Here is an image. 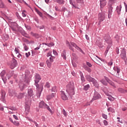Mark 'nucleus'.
<instances>
[{
	"label": "nucleus",
	"instance_id": "1",
	"mask_svg": "<svg viewBox=\"0 0 127 127\" xmlns=\"http://www.w3.org/2000/svg\"><path fill=\"white\" fill-rule=\"evenodd\" d=\"M39 107L41 109H46L49 112H50L51 115L54 114V106H52V103L51 102L49 103V105H47L44 101H42L39 104Z\"/></svg>",
	"mask_w": 127,
	"mask_h": 127
},
{
	"label": "nucleus",
	"instance_id": "2",
	"mask_svg": "<svg viewBox=\"0 0 127 127\" xmlns=\"http://www.w3.org/2000/svg\"><path fill=\"white\" fill-rule=\"evenodd\" d=\"M75 85L73 81H70L66 85V92L69 95V96H73L75 95Z\"/></svg>",
	"mask_w": 127,
	"mask_h": 127
},
{
	"label": "nucleus",
	"instance_id": "3",
	"mask_svg": "<svg viewBox=\"0 0 127 127\" xmlns=\"http://www.w3.org/2000/svg\"><path fill=\"white\" fill-rule=\"evenodd\" d=\"M29 83H30V78L25 76L24 82L20 81L19 83V88L20 91H23L24 87H25V84L29 85Z\"/></svg>",
	"mask_w": 127,
	"mask_h": 127
},
{
	"label": "nucleus",
	"instance_id": "4",
	"mask_svg": "<svg viewBox=\"0 0 127 127\" xmlns=\"http://www.w3.org/2000/svg\"><path fill=\"white\" fill-rule=\"evenodd\" d=\"M28 96H26L25 101L26 102H28L29 104L31 103V97H33L34 96V92H33V90L32 88H28L27 91Z\"/></svg>",
	"mask_w": 127,
	"mask_h": 127
},
{
	"label": "nucleus",
	"instance_id": "5",
	"mask_svg": "<svg viewBox=\"0 0 127 127\" xmlns=\"http://www.w3.org/2000/svg\"><path fill=\"white\" fill-rule=\"evenodd\" d=\"M104 39L106 43L109 45L108 46L111 47V46H112L113 45V40H112L111 36H110V35L108 34L105 35L104 37Z\"/></svg>",
	"mask_w": 127,
	"mask_h": 127
},
{
	"label": "nucleus",
	"instance_id": "6",
	"mask_svg": "<svg viewBox=\"0 0 127 127\" xmlns=\"http://www.w3.org/2000/svg\"><path fill=\"white\" fill-rule=\"evenodd\" d=\"M54 59H55V57L51 56V57L49 58V60H47L46 63L48 68H51L53 62H54Z\"/></svg>",
	"mask_w": 127,
	"mask_h": 127
},
{
	"label": "nucleus",
	"instance_id": "7",
	"mask_svg": "<svg viewBox=\"0 0 127 127\" xmlns=\"http://www.w3.org/2000/svg\"><path fill=\"white\" fill-rule=\"evenodd\" d=\"M105 18H106L105 13L102 12V13H99L98 14V20H99V22H98L99 25L101 24V22H102V21H103V20H105Z\"/></svg>",
	"mask_w": 127,
	"mask_h": 127
},
{
	"label": "nucleus",
	"instance_id": "8",
	"mask_svg": "<svg viewBox=\"0 0 127 127\" xmlns=\"http://www.w3.org/2000/svg\"><path fill=\"white\" fill-rule=\"evenodd\" d=\"M41 80V77L39 74L37 73L35 76V85L36 87H40L39 85H38V83H39V81Z\"/></svg>",
	"mask_w": 127,
	"mask_h": 127
},
{
	"label": "nucleus",
	"instance_id": "9",
	"mask_svg": "<svg viewBox=\"0 0 127 127\" xmlns=\"http://www.w3.org/2000/svg\"><path fill=\"white\" fill-rule=\"evenodd\" d=\"M37 98H40V96H41V93L42 92V91L43 90V86H37Z\"/></svg>",
	"mask_w": 127,
	"mask_h": 127
},
{
	"label": "nucleus",
	"instance_id": "10",
	"mask_svg": "<svg viewBox=\"0 0 127 127\" xmlns=\"http://www.w3.org/2000/svg\"><path fill=\"white\" fill-rule=\"evenodd\" d=\"M9 66L11 69H14L17 66V62L16 60L12 59L11 63L9 64Z\"/></svg>",
	"mask_w": 127,
	"mask_h": 127
},
{
	"label": "nucleus",
	"instance_id": "11",
	"mask_svg": "<svg viewBox=\"0 0 127 127\" xmlns=\"http://www.w3.org/2000/svg\"><path fill=\"white\" fill-rule=\"evenodd\" d=\"M5 75V71L3 70L1 71V72L0 73V77H1L4 84H5L6 83V76Z\"/></svg>",
	"mask_w": 127,
	"mask_h": 127
},
{
	"label": "nucleus",
	"instance_id": "12",
	"mask_svg": "<svg viewBox=\"0 0 127 127\" xmlns=\"http://www.w3.org/2000/svg\"><path fill=\"white\" fill-rule=\"evenodd\" d=\"M31 104V102L30 103H28V101H26L25 102V111L26 113V114H28L30 111V104Z\"/></svg>",
	"mask_w": 127,
	"mask_h": 127
},
{
	"label": "nucleus",
	"instance_id": "13",
	"mask_svg": "<svg viewBox=\"0 0 127 127\" xmlns=\"http://www.w3.org/2000/svg\"><path fill=\"white\" fill-rule=\"evenodd\" d=\"M121 57L122 59H123L124 60L125 62H126L127 61V53H126V50L123 49L121 51Z\"/></svg>",
	"mask_w": 127,
	"mask_h": 127
},
{
	"label": "nucleus",
	"instance_id": "14",
	"mask_svg": "<svg viewBox=\"0 0 127 127\" xmlns=\"http://www.w3.org/2000/svg\"><path fill=\"white\" fill-rule=\"evenodd\" d=\"M100 6L101 9L107 5V0H100Z\"/></svg>",
	"mask_w": 127,
	"mask_h": 127
},
{
	"label": "nucleus",
	"instance_id": "15",
	"mask_svg": "<svg viewBox=\"0 0 127 127\" xmlns=\"http://www.w3.org/2000/svg\"><path fill=\"white\" fill-rule=\"evenodd\" d=\"M1 101L3 102V103H5V91L4 90L1 91V98H0Z\"/></svg>",
	"mask_w": 127,
	"mask_h": 127
},
{
	"label": "nucleus",
	"instance_id": "16",
	"mask_svg": "<svg viewBox=\"0 0 127 127\" xmlns=\"http://www.w3.org/2000/svg\"><path fill=\"white\" fill-rule=\"evenodd\" d=\"M61 97L62 100L64 101H67V100H68V97H67V95H66L65 92L63 91H61Z\"/></svg>",
	"mask_w": 127,
	"mask_h": 127
},
{
	"label": "nucleus",
	"instance_id": "17",
	"mask_svg": "<svg viewBox=\"0 0 127 127\" xmlns=\"http://www.w3.org/2000/svg\"><path fill=\"white\" fill-rule=\"evenodd\" d=\"M71 45H72V46H73V47H75V49H77V50H78V51H80V52H81V53L84 54V51H83L81 49V48H80L78 46H77V45H76V44H75L74 43L71 42Z\"/></svg>",
	"mask_w": 127,
	"mask_h": 127
},
{
	"label": "nucleus",
	"instance_id": "18",
	"mask_svg": "<svg viewBox=\"0 0 127 127\" xmlns=\"http://www.w3.org/2000/svg\"><path fill=\"white\" fill-rule=\"evenodd\" d=\"M100 98H101L100 94H99L98 92L95 91L92 100H98V99H100Z\"/></svg>",
	"mask_w": 127,
	"mask_h": 127
},
{
	"label": "nucleus",
	"instance_id": "19",
	"mask_svg": "<svg viewBox=\"0 0 127 127\" xmlns=\"http://www.w3.org/2000/svg\"><path fill=\"white\" fill-rule=\"evenodd\" d=\"M113 6L109 7L108 8V18H111L112 17V14H113Z\"/></svg>",
	"mask_w": 127,
	"mask_h": 127
},
{
	"label": "nucleus",
	"instance_id": "20",
	"mask_svg": "<svg viewBox=\"0 0 127 127\" xmlns=\"http://www.w3.org/2000/svg\"><path fill=\"white\" fill-rule=\"evenodd\" d=\"M69 3L72 5V8H78V5L76 4L74 0H69Z\"/></svg>",
	"mask_w": 127,
	"mask_h": 127
},
{
	"label": "nucleus",
	"instance_id": "21",
	"mask_svg": "<svg viewBox=\"0 0 127 127\" xmlns=\"http://www.w3.org/2000/svg\"><path fill=\"white\" fill-rule=\"evenodd\" d=\"M82 67L86 71H87L88 73H91L92 72V69H91L90 67H88L85 64H83Z\"/></svg>",
	"mask_w": 127,
	"mask_h": 127
},
{
	"label": "nucleus",
	"instance_id": "22",
	"mask_svg": "<svg viewBox=\"0 0 127 127\" xmlns=\"http://www.w3.org/2000/svg\"><path fill=\"white\" fill-rule=\"evenodd\" d=\"M113 70H114L115 72H117V74L118 76L120 75V72H121V68H120V67L118 66H114L113 67Z\"/></svg>",
	"mask_w": 127,
	"mask_h": 127
},
{
	"label": "nucleus",
	"instance_id": "23",
	"mask_svg": "<svg viewBox=\"0 0 127 127\" xmlns=\"http://www.w3.org/2000/svg\"><path fill=\"white\" fill-rule=\"evenodd\" d=\"M85 78L88 82H93L95 78L91 77L89 75H86Z\"/></svg>",
	"mask_w": 127,
	"mask_h": 127
},
{
	"label": "nucleus",
	"instance_id": "24",
	"mask_svg": "<svg viewBox=\"0 0 127 127\" xmlns=\"http://www.w3.org/2000/svg\"><path fill=\"white\" fill-rule=\"evenodd\" d=\"M61 57L64 60H66V54L65 50H64L63 52L62 53Z\"/></svg>",
	"mask_w": 127,
	"mask_h": 127
},
{
	"label": "nucleus",
	"instance_id": "25",
	"mask_svg": "<svg viewBox=\"0 0 127 127\" xmlns=\"http://www.w3.org/2000/svg\"><path fill=\"white\" fill-rule=\"evenodd\" d=\"M117 1V0H109L108 1V5L109 6L111 7L113 4H115L116 3V2Z\"/></svg>",
	"mask_w": 127,
	"mask_h": 127
},
{
	"label": "nucleus",
	"instance_id": "26",
	"mask_svg": "<svg viewBox=\"0 0 127 127\" xmlns=\"http://www.w3.org/2000/svg\"><path fill=\"white\" fill-rule=\"evenodd\" d=\"M55 2H57L59 4H64L65 1L64 0H53Z\"/></svg>",
	"mask_w": 127,
	"mask_h": 127
},
{
	"label": "nucleus",
	"instance_id": "27",
	"mask_svg": "<svg viewBox=\"0 0 127 127\" xmlns=\"http://www.w3.org/2000/svg\"><path fill=\"white\" fill-rule=\"evenodd\" d=\"M79 75L80 76L81 80L83 83H84L85 80V77H84V74H83V72H82V71H79Z\"/></svg>",
	"mask_w": 127,
	"mask_h": 127
},
{
	"label": "nucleus",
	"instance_id": "28",
	"mask_svg": "<svg viewBox=\"0 0 127 127\" xmlns=\"http://www.w3.org/2000/svg\"><path fill=\"white\" fill-rule=\"evenodd\" d=\"M66 44L68 47H69V49L72 50V51H74V49H73V46L71 44V43H69V42H66Z\"/></svg>",
	"mask_w": 127,
	"mask_h": 127
},
{
	"label": "nucleus",
	"instance_id": "29",
	"mask_svg": "<svg viewBox=\"0 0 127 127\" xmlns=\"http://www.w3.org/2000/svg\"><path fill=\"white\" fill-rule=\"evenodd\" d=\"M43 45H46L48 46V47H52V46H54L55 44L53 42H51L50 43H43Z\"/></svg>",
	"mask_w": 127,
	"mask_h": 127
},
{
	"label": "nucleus",
	"instance_id": "30",
	"mask_svg": "<svg viewBox=\"0 0 127 127\" xmlns=\"http://www.w3.org/2000/svg\"><path fill=\"white\" fill-rule=\"evenodd\" d=\"M118 14H121V11L122 10V6H117L116 8Z\"/></svg>",
	"mask_w": 127,
	"mask_h": 127
},
{
	"label": "nucleus",
	"instance_id": "31",
	"mask_svg": "<svg viewBox=\"0 0 127 127\" xmlns=\"http://www.w3.org/2000/svg\"><path fill=\"white\" fill-rule=\"evenodd\" d=\"M92 82L94 86H95L96 88H99V83H98V81H97V80L95 79H94Z\"/></svg>",
	"mask_w": 127,
	"mask_h": 127
},
{
	"label": "nucleus",
	"instance_id": "32",
	"mask_svg": "<svg viewBox=\"0 0 127 127\" xmlns=\"http://www.w3.org/2000/svg\"><path fill=\"white\" fill-rule=\"evenodd\" d=\"M24 93H20L18 95V99H22L23 98H24Z\"/></svg>",
	"mask_w": 127,
	"mask_h": 127
},
{
	"label": "nucleus",
	"instance_id": "33",
	"mask_svg": "<svg viewBox=\"0 0 127 127\" xmlns=\"http://www.w3.org/2000/svg\"><path fill=\"white\" fill-rule=\"evenodd\" d=\"M20 32L22 35H23V36H24L25 37H27V34H26V33L25 32V31L22 30Z\"/></svg>",
	"mask_w": 127,
	"mask_h": 127
},
{
	"label": "nucleus",
	"instance_id": "34",
	"mask_svg": "<svg viewBox=\"0 0 127 127\" xmlns=\"http://www.w3.org/2000/svg\"><path fill=\"white\" fill-rule=\"evenodd\" d=\"M108 112H111V113H115V109L112 107H109L107 109Z\"/></svg>",
	"mask_w": 127,
	"mask_h": 127
},
{
	"label": "nucleus",
	"instance_id": "35",
	"mask_svg": "<svg viewBox=\"0 0 127 127\" xmlns=\"http://www.w3.org/2000/svg\"><path fill=\"white\" fill-rule=\"evenodd\" d=\"M36 12H37V13H38L39 16H40V17H42L43 16L42 13L40 12L39 10H38V9H36Z\"/></svg>",
	"mask_w": 127,
	"mask_h": 127
},
{
	"label": "nucleus",
	"instance_id": "36",
	"mask_svg": "<svg viewBox=\"0 0 127 127\" xmlns=\"http://www.w3.org/2000/svg\"><path fill=\"white\" fill-rule=\"evenodd\" d=\"M31 35L32 36H33V37H36V38H38V35L37 33H33V32H31Z\"/></svg>",
	"mask_w": 127,
	"mask_h": 127
},
{
	"label": "nucleus",
	"instance_id": "37",
	"mask_svg": "<svg viewBox=\"0 0 127 127\" xmlns=\"http://www.w3.org/2000/svg\"><path fill=\"white\" fill-rule=\"evenodd\" d=\"M0 8H5V5L1 1L0 2Z\"/></svg>",
	"mask_w": 127,
	"mask_h": 127
},
{
	"label": "nucleus",
	"instance_id": "38",
	"mask_svg": "<svg viewBox=\"0 0 127 127\" xmlns=\"http://www.w3.org/2000/svg\"><path fill=\"white\" fill-rule=\"evenodd\" d=\"M89 88H90V85L87 84L86 85L84 86L83 89L84 90V91H88Z\"/></svg>",
	"mask_w": 127,
	"mask_h": 127
},
{
	"label": "nucleus",
	"instance_id": "39",
	"mask_svg": "<svg viewBox=\"0 0 127 127\" xmlns=\"http://www.w3.org/2000/svg\"><path fill=\"white\" fill-rule=\"evenodd\" d=\"M108 83L110 85H111V86H112V87H113L114 88H116V85L111 80H110Z\"/></svg>",
	"mask_w": 127,
	"mask_h": 127
},
{
	"label": "nucleus",
	"instance_id": "40",
	"mask_svg": "<svg viewBox=\"0 0 127 127\" xmlns=\"http://www.w3.org/2000/svg\"><path fill=\"white\" fill-rule=\"evenodd\" d=\"M101 83L103 84V85H104L105 86H107L108 85V83L106 82V80L105 79H102L100 80Z\"/></svg>",
	"mask_w": 127,
	"mask_h": 127
},
{
	"label": "nucleus",
	"instance_id": "41",
	"mask_svg": "<svg viewBox=\"0 0 127 127\" xmlns=\"http://www.w3.org/2000/svg\"><path fill=\"white\" fill-rule=\"evenodd\" d=\"M118 91L119 92H120V93H126V90L122 88H119L118 89Z\"/></svg>",
	"mask_w": 127,
	"mask_h": 127
},
{
	"label": "nucleus",
	"instance_id": "42",
	"mask_svg": "<svg viewBox=\"0 0 127 127\" xmlns=\"http://www.w3.org/2000/svg\"><path fill=\"white\" fill-rule=\"evenodd\" d=\"M30 74V72L28 70H26L25 71V77H28L29 75Z\"/></svg>",
	"mask_w": 127,
	"mask_h": 127
},
{
	"label": "nucleus",
	"instance_id": "43",
	"mask_svg": "<svg viewBox=\"0 0 127 127\" xmlns=\"http://www.w3.org/2000/svg\"><path fill=\"white\" fill-rule=\"evenodd\" d=\"M115 39L118 43L120 42V36H119V35H116L115 37Z\"/></svg>",
	"mask_w": 127,
	"mask_h": 127
},
{
	"label": "nucleus",
	"instance_id": "44",
	"mask_svg": "<svg viewBox=\"0 0 127 127\" xmlns=\"http://www.w3.org/2000/svg\"><path fill=\"white\" fill-rule=\"evenodd\" d=\"M23 46L25 51H27V50H28L29 48L28 47H27V46L26 44H23Z\"/></svg>",
	"mask_w": 127,
	"mask_h": 127
},
{
	"label": "nucleus",
	"instance_id": "45",
	"mask_svg": "<svg viewBox=\"0 0 127 127\" xmlns=\"http://www.w3.org/2000/svg\"><path fill=\"white\" fill-rule=\"evenodd\" d=\"M96 44H97V46L100 47V48H103V47H104V45L101 42H99L98 43H97Z\"/></svg>",
	"mask_w": 127,
	"mask_h": 127
},
{
	"label": "nucleus",
	"instance_id": "46",
	"mask_svg": "<svg viewBox=\"0 0 127 127\" xmlns=\"http://www.w3.org/2000/svg\"><path fill=\"white\" fill-rule=\"evenodd\" d=\"M52 92H54V93H56V92H57V89H56V86H53L52 88Z\"/></svg>",
	"mask_w": 127,
	"mask_h": 127
},
{
	"label": "nucleus",
	"instance_id": "47",
	"mask_svg": "<svg viewBox=\"0 0 127 127\" xmlns=\"http://www.w3.org/2000/svg\"><path fill=\"white\" fill-rule=\"evenodd\" d=\"M102 118H103V119H105V120H107L108 119L107 115L102 113Z\"/></svg>",
	"mask_w": 127,
	"mask_h": 127
},
{
	"label": "nucleus",
	"instance_id": "48",
	"mask_svg": "<svg viewBox=\"0 0 127 127\" xmlns=\"http://www.w3.org/2000/svg\"><path fill=\"white\" fill-rule=\"evenodd\" d=\"M51 99H53L52 96H51V95H49L47 96V101H50V100H51Z\"/></svg>",
	"mask_w": 127,
	"mask_h": 127
},
{
	"label": "nucleus",
	"instance_id": "49",
	"mask_svg": "<svg viewBox=\"0 0 127 127\" xmlns=\"http://www.w3.org/2000/svg\"><path fill=\"white\" fill-rule=\"evenodd\" d=\"M25 27L28 30H31V28L30 27V26L27 25L26 24H25Z\"/></svg>",
	"mask_w": 127,
	"mask_h": 127
},
{
	"label": "nucleus",
	"instance_id": "50",
	"mask_svg": "<svg viewBox=\"0 0 127 127\" xmlns=\"http://www.w3.org/2000/svg\"><path fill=\"white\" fill-rule=\"evenodd\" d=\"M13 124L15 126H19V123L18 122V121H15L13 122Z\"/></svg>",
	"mask_w": 127,
	"mask_h": 127
},
{
	"label": "nucleus",
	"instance_id": "51",
	"mask_svg": "<svg viewBox=\"0 0 127 127\" xmlns=\"http://www.w3.org/2000/svg\"><path fill=\"white\" fill-rule=\"evenodd\" d=\"M76 1L77 3H83L84 0H76Z\"/></svg>",
	"mask_w": 127,
	"mask_h": 127
},
{
	"label": "nucleus",
	"instance_id": "52",
	"mask_svg": "<svg viewBox=\"0 0 127 127\" xmlns=\"http://www.w3.org/2000/svg\"><path fill=\"white\" fill-rule=\"evenodd\" d=\"M96 124H97V125L102 126V124L101 123V121L100 120L97 119V120H96Z\"/></svg>",
	"mask_w": 127,
	"mask_h": 127
},
{
	"label": "nucleus",
	"instance_id": "53",
	"mask_svg": "<svg viewBox=\"0 0 127 127\" xmlns=\"http://www.w3.org/2000/svg\"><path fill=\"white\" fill-rule=\"evenodd\" d=\"M51 53H52V52H49L47 54V57H51V56H52Z\"/></svg>",
	"mask_w": 127,
	"mask_h": 127
},
{
	"label": "nucleus",
	"instance_id": "54",
	"mask_svg": "<svg viewBox=\"0 0 127 127\" xmlns=\"http://www.w3.org/2000/svg\"><path fill=\"white\" fill-rule=\"evenodd\" d=\"M9 109L11 111H16V108L15 107H10Z\"/></svg>",
	"mask_w": 127,
	"mask_h": 127
},
{
	"label": "nucleus",
	"instance_id": "55",
	"mask_svg": "<svg viewBox=\"0 0 127 127\" xmlns=\"http://www.w3.org/2000/svg\"><path fill=\"white\" fill-rule=\"evenodd\" d=\"M111 48V47L108 46L106 48V50L105 51L106 54H108V52H109V50Z\"/></svg>",
	"mask_w": 127,
	"mask_h": 127
},
{
	"label": "nucleus",
	"instance_id": "56",
	"mask_svg": "<svg viewBox=\"0 0 127 127\" xmlns=\"http://www.w3.org/2000/svg\"><path fill=\"white\" fill-rule=\"evenodd\" d=\"M40 47H41V44H40L38 47H37V48H35L34 49V50L35 51L39 50V49H40Z\"/></svg>",
	"mask_w": 127,
	"mask_h": 127
},
{
	"label": "nucleus",
	"instance_id": "57",
	"mask_svg": "<svg viewBox=\"0 0 127 127\" xmlns=\"http://www.w3.org/2000/svg\"><path fill=\"white\" fill-rule=\"evenodd\" d=\"M19 50L18 49H17L16 48H15L14 50V52L16 54H18L19 53Z\"/></svg>",
	"mask_w": 127,
	"mask_h": 127
},
{
	"label": "nucleus",
	"instance_id": "58",
	"mask_svg": "<svg viewBox=\"0 0 127 127\" xmlns=\"http://www.w3.org/2000/svg\"><path fill=\"white\" fill-rule=\"evenodd\" d=\"M25 56H26V57L27 58H28V57H29V56H30V52H29L28 53H25Z\"/></svg>",
	"mask_w": 127,
	"mask_h": 127
},
{
	"label": "nucleus",
	"instance_id": "59",
	"mask_svg": "<svg viewBox=\"0 0 127 127\" xmlns=\"http://www.w3.org/2000/svg\"><path fill=\"white\" fill-rule=\"evenodd\" d=\"M108 99L109 100V101H114V97H113L112 96L108 97Z\"/></svg>",
	"mask_w": 127,
	"mask_h": 127
},
{
	"label": "nucleus",
	"instance_id": "60",
	"mask_svg": "<svg viewBox=\"0 0 127 127\" xmlns=\"http://www.w3.org/2000/svg\"><path fill=\"white\" fill-rule=\"evenodd\" d=\"M86 65L88 66V67H92V64H91L90 62H87Z\"/></svg>",
	"mask_w": 127,
	"mask_h": 127
},
{
	"label": "nucleus",
	"instance_id": "61",
	"mask_svg": "<svg viewBox=\"0 0 127 127\" xmlns=\"http://www.w3.org/2000/svg\"><path fill=\"white\" fill-rule=\"evenodd\" d=\"M45 88H50V85L49 84V83L47 82L46 85H45Z\"/></svg>",
	"mask_w": 127,
	"mask_h": 127
},
{
	"label": "nucleus",
	"instance_id": "62",
	"mask_svg": "<svg viewBox=\"0 0 127 127\" xmlns=\"http://www.w3.org/2000/svg\"><path fill=\"white\" fill-rule=\"evenodd\" d=\"M63 115L64 116V117H67V113L64 109L63 110Z\"/></svg>",
	"mask_w": 127,
	"mask_h": 127
},
{
	"label": "nucleus",
	"instance_id": "63",
	"mask_svg": "<svg viewBox=\"0 0 127 127\" xmlns=\"http://www.w3.org/2000/svg\"><path fill=\"white\" fill-rule=\"evenodd\" d=\"M103 124L104 126H108V121H107V120H104Z\"/></svg>",
	"mask_w": 127,
	"mask_h": 127
},
{
	"label": "nucleus",
	"instance_id": "64",
	"mask_svg": "<svg viewBox=\"0 0 127 127\" xmlns=\"http://www.w3.org/2000/svg\"><path fill=\"white\" fill-rule=\"evenodd\" d=\"M124 3L126 11L127 12V4L125 2H124Z\"/></svg>",
	"mask_w": 127,
	"mask_h": 127
}]
</instances>
